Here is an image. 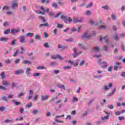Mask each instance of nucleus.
<instances>
[{"instance_id":"nucleus-1","label":"nucleus","mask_w":125,"mask_h":125,"mask_svg":"<svg viewBox=\"0 0 125 125\" xmlns=\"http://www.w3.org/2000/svg\"><path fill=\"white\" fill-rule=\"evenodd\" d=\"M87 34V32L84 33L82 36V39H83V40H89V39L91 38V36H92V34H91L90 35H88Z\"/></svg>"},{"instance_id":"nucleus-2","label":"nucleus","mask_w":125,"mask_h":125,"mask_svg":"<svg viewBox=\"0 0 125 125\" xmlns=\"http://www.w3.org/2000/svg\"><path fill=\"white\" fill-rule=\"evenodd\" d=\"M83 19H80L79 17H74L73 19V23H81L83 22Z\"/></svg>"},{"instance_id":"nucleus-3","label":"nucleus","mask_w":125,"mask_h":125,"mask_svg":"<svg viewBox=\"0 0 125 125\" xmlns=\"http://www.w3.org/2000/svg\"><path fill=\"white\" fill-rule=\"evenodd\" d=\"M41 10H42V11H35V12L36 13H38V14H42V15H44L45 14V9H44V8H43V7L42 6H41Z\"/></svg>"},{"instance_id":"nucleus-4","label":"nucleus","mask_w":125,"mask_h":125,"mask_svg":"<svg viewBox=\"0 0 125 125\" xmlns=\"http://www.w3.org/2000/svg\"><path fill=\"white\" fill-rule=\"evenodd\" d=\"M12 4L11 5V7H12V9H14L15 7H18L19 4L16 0L12 1Z\"/></svg>"},{"instance_id":"nucleus-5","label":"nucleus","mask_w":125,"mask_h":125,"mask_svg":"<svg viewBox=\"0 0 125 125\" xmlns=\"http://www.w3.org/2000/svg\"><path fill=\"white\" fill-rule=\"evenodd\" d=\"M15 75H21L24 74V70L22 69H19L18 70L15 71Z\"/></svg>"},{"instance_id":"nucleus-6","label":"nucleus","mask_w":125,"mask_h":125,"mask_svg":"<svg viewBox=\"0 0 125 125\" xmlns=\"http://www.w3.org/2000/svg\"><path fill=\"white\" fill-rule=\"evenodd\" d=\"M106 114H107L106 116H104V117H102V120L104 121V120H108L109 119V116H110V113L108 111H104Z\"/></svg>"},{"instance_id":"nucleus-7","label":"nucleus","mask_w":125,"mask_h":125,"mask_svg":"<svg viewBox=\"0 0 125 125\" xmlns=\"http://www.w3.org/2000/svg\"><path fill=\"white\" fill-rule=\"evenodd\" d=\"M77 50H78V48H74V54H72V56L74 58H76L77 56H78L79 53H77Z\"/></svg>"},{"instance_id":"nucleus-8","label":"nucleus","mask_w":125,"mask_h":125,"mask_svg":"<svg viewBox=\"0 0 125 125\" xmlns=\"http://www.w3.org/2000/svg\"><path fill=\"white\" fill-rule=\"evenodd\" d=\"M20 32V30L19 29H12L11 30V34H12V35L14 34H16V33H18Z\"/></svg>"},{"instance_id":"nucleus-9","label":"nucleus","mask_w":125,"mask_h":125,"mask_svg":"<svg viewBox=\"0 0 125 125\" xmlns=\"http://www.w3.org/2000/svg\"><path fill=\"white\" fill-rule=\"evenodd\" d=\"M61 19H62V20H63L66 24L68 23V18H67L65 16H62V17H61Z\"/></svg>"},{"instance_id":"nucleus-10","label":"nucleus","mask_w":125,"mask_h":125,"mask_svg":"<svg viewBox=\"0 0 125 125\" xmlns=\"http://www.w3.org/2000/svg\"><path fill=\"white\" fill-rule=\"evenodd\" d=\"M2 83L3 85H4L5 86H7V85H9V84H10V83H9V82L6 81H2Z\"/></svg>"},{"instance_id":"nucleus-11","label":"nucleus","mask_w":125,"mask_h":125,"mask_svg":"<svg viewBox=\"0 0 125 125\" xmlns=\"http://www.w3.org/2000/svg\"><path fill=\"white\" fill-rule=\"evenodd\" d=\"M19 39H20V42H22V43L25 42V39L24 36H20L19 37Z\"/></svg>"},{"instance_id":"nucleus-12","label":"nucleus","mask_w":125,"mask_h":125,"mask_svg":"<svg viewBox=\"0 0 125 125\" xmlns=\"http://www.w3.org/2000/svg\"><path fill=\"white\" fill-rule=\"evenodd\" d=\"M100 50V47H94L93 48V51H95V52H98Z\"/></svg>"},{"instance_id":"nucleus-13","label":"nucleus","mask_w":125,"mask_h":125,"mask_svg":"<svg viewBox=\"0 0 125 125\" xmlns=\"http://www.w3.org/2000/svg\"><path fill=\"white\" fill-rule=\"evenodd\" d=\"M8 41V38L1 37L0 38V42H7Z\"/></svg>"},{"instance_id":"nucleus-14","label":"nucleus","mask_w":125,"mask_h":125,"mask_svg":"<svg viewBox=\"0 0 125 125\" xmlns=\"http://www.w3.org/2000/svg\"><path fill=\"white\" fill-rule=\"evenodd\" d=\"M37 70H46V67L43 66H38L37 68Z\"/></svg>"},{"instance_id":"nucleus-15","label":"nucleus","mask_w":125,"mask_h":125,"mask_svg":"<svg viewBox=\"0 0 125 125\" xmlns=\"http://www.w3.org/2000/svg\"><path fill=\"white\" fill-rule=\"evenodd\" d=\"M104 40L105 42V43H106V44H108V42H109V39H108L107 38V35H105L104 37Z\"/></svg>"},{"instance_id":"nucleus-16","label":"nucleus","mask_w":125,"mask_h":125,"mask_svg":"<svg viewBox=\"0 0 125 125\" xmlns=\"http://www.w3.org/2000/svg\"><path fill=\"white\" fill-rule=\"evenodd\" d=\"M41 99H42V101H45V100H46V99H48V96L46 95V96H45L43 98V95H42V96H41Z\"/></svg>"},{"instance_id":"nucleus-17","label":"nucleus","mask_w":125,"mask_h":125,"mask_svg":"<svg viewBox=\"0 0 125 125\" xmlns=\"http://www.w3.org/2000/svg\"><path fill=\"white\" fill-rule=\"evenodd\" d=\"M58 87L60 88H61V89H64V90H66V88H65V86L64 85H61L60 84H58Z\"/></svg>"},{"instance_id":"nucleus-18","label":"nucleus","mask_w":125,"mask_h":125,"mask_svg":"<svg viewBox=\"0 0 125 125\" xmlns=\"http://www.w3.org/2000/svg\"><path fill=\"white\" fill-rule=\"evenodd\" d=\"M2 100H3V101H5V102H7V101H8V99H7V97H6L5 96H2Z\"/></svg>"},{"instance_id":"nucleus-19","label":"nucleus","mask_w":125,"mask_h":125,"mask_svg":"<svg viewBox=\"0 0 125 125\" xmlns=\"http://www.w3.org/2000/svg\"><path fill=\"white\" fill-rule=\"evenodd\" d=\"M42 26H44L45 27H48V22H45V23H42L39 25V27H42Z\"/></svg>"},{"instance_id":"nucleus-20","label":"nucleus","mask_w":125,"mask_h":125,"mask_svg":"<svg viewBox=\"0 0 125 125\" xmlns=\"http://www.w3.org/2000/svg\"><path fill=\"white\" fill-rule=\"evenodd\" d=\"M39 19H41L43 23L46 22V21L45 20V18L43 17H39Z\"/></svg>"},{"instance_id":"nucleus-21","label":"nucleus","mask_w":125,"mask_h":125,"mask_svg":"<svg viewBox=\"0 0 125 125\" xmlns=\"http://www.w3.org/2000/svg\"><path fill=\"white\" fill-rule=\"evenodd\" d=\"M19 52H20V50H19V49H18L16 52L14 53V54L13 55V56H14V57H15L16 56H17Z\"/></svg>"},{"instance_id":"nucleus-22","label":"nucleus","mask_w":125,"mask_h":125,"mask_svg":"<svg viewBox=\"0 0 125 125\" xmlns=\"http://www.w3.org/2000/svg\"><path fill=\"white\" fill-rule=\"evenodd\" d=\"M26 37H29V38H31V37H33L34 36V33H27L26 35Z\"/></svg>"},{"instance_id":"nucleus-23","label":"nucleus","mask_w":125,"mask_h":125,"mask_svg":"<svg viewBox=\"0 0 125 125\" xmlns=\"http://www.w3.org/2000/svg\"><path fill=\"white\" fill-rule=\"evenodd\" d=\"M5 9H7V10H9V6L7 5H5L3 6V8L2 9V11H3Z\"/></svg>"},{"instance_id":"nucleus-24","label":"nucleus","mask_w":125,"mask_h":125,"mask_svg":"<svg viewBox=\"0 0 125 125\" xmlns=\"http://www.w3.org/2000/svg\"><path fill=\"white\" fill-rule=\"evenodd\" d=\"M22 64H31V62L27 60H24L22 61Z\"/></svg>"},{"instance_id":"nucleus-25","label":"nucleus","mask_w":125,"mask_h":125,"mask_svg":"<svg viewBox=\"0 0 125 125\" xmlns=\"http://www.w3.org/2000/svg\"><path fill=\"white\" fill-rule=\"evenodd\" d=\"M8 33H10V29H8L5 30L3 32L4 35H7Z\"/></svg>"},{"instance_id":"nucleus-26","label":"nucleus","mask_w":125,"mask_h":125,"mask_svg":"<svg viewBox=\"0 0 125 125\" xmlns=\"http://www.w3.org/2000/svg\"><path fill=\"white\" fill-rule=\"evenodd\" d=\"M103 64L104 65L102 66V68H106L107 67V62H103Z\"/></svg>"},{"instance_id":"nucleus-27","label":"nucleus","mask_w":125,"mask_h":125,"mask_svg":"<svg viewBox=\"0 0 125 125\" xmlns=\"http://www.w3.org/2000/svg\"><path fill=\"white\" fill-rule=\"evenodd\" d=\"M0 76L2 80H3V79H5V74H4V72L1 73Z\"/></svg>"},{"instance_id":"nucleus-28","label":"nucleus","mask_w":125,"mask_h":125,"mask_svg":"<svg viewBox=\"0 0 125 125\" xmlns=\"http://www.w3.org/2000/svg\"><path fill=\"white\" fill-rule=\"evenodd\" d=\"M51 5H52V6L53 7H55V8L58 7V5H57V4H56V3H54V2L52 3Z\"/></svg>"},{"instance_id":"nucleus-29","label":"nucleus","mask_w":125,"mask_h":125,"mask_svg":"<svg viewBox=\"0 0 125 125\" xmlns=\"http://www.w3.org/2000/svg\"><path fill=\"white\" fill-rule=\"evenodd\" d=\"M51 59H57V55H53L51 56Z\"/></svg>"},{"instance_id":"nucleus-30","label":"nucleus","mask_w":125,"mask_h":125,"mask_svg":"<svg viewBox=\"0 0 125 125\" xmlns=\"http://www.w3.org/2000/svg\"><path fill=\"white\" fill-rule=\"evenodd\" d=\"M13 102H14L15 104V105H16V106H18V105H20V104H21V103L18 102H16L15 101V100H13Z\"/></svg>"},{"instance_id":"nucleus-31","label":"nucleus","mask_w":125,"mask_h":125,"mask_svg":"<svg viewBox=\"0 0 125 125\" xmlns=\"http://www.w3.org/2000/svg\"><path fill=\"white\" fill-rule=\"evenodd\" d=\"M44 46L46 47V48H49V44L48 42H46L44 44Z\"/></svg>"},{"instance_id":"nucleus-32","label":"nucleus","mask_w":125,"mask_h":125,"mask_svg":"<svg viewBox=\"0 0 125 125\" xmlns=\"http://www.w3.org/2000/svg\"><path fill=\"white\" fill-rule=\"evenodd\" d=\"M93 5V3L90 2L87 6H86V8H88L89 7H91Z\"/></svg>"},{"instance_id":"nucleus-33","label":"nucleus","mask_w":125,"mask_h":125,"mask_svg":"<svg viewBox=\"0 0 125 125\" xmlns=\"http://www.w3.org/2000/svg\"><path fill=\"white\" fill-rule=\"evenodd\" d=\"M6 108H5V107L2 106L1 107H0V111H1V112H3V111H4V110H5Z\"/></svg>"},{"instance_id":"nucleus-34","label":"nucleus","mask_w":125,"mask_h":125,"mask_svg":"<svg viewBox=\"0 0 125 125\" xmlns=\"http://www.w3.org/2000/svg\"><path fill=\"white\" fill-rule=\"evenodd\" d=\"M0 89H1L2 90H7V89H6L4 86L0 85Z\"/></svg>"},{"instance_id":"nucleus-35","label":"nucleus","mask_w":125,"mask_h":125,"mask_svg":"<svg viewBox=\"0 0 125 125\" xmlns=\"http://www.w3.org/2000/svg\"><path fill=\"white\" fill-rule=\"evenodd\" d=\"M34 77H40L41 76V73H35L33 75Z\"/></svg>"},{"instance_id":"nucleus-36","label":"nucleus","mask_w":125,"mask_h":125,"mask_svg":"<svg viewBox=\"0 0 125 125\" xmlns=\"http://www.w3.org/2000/svg\"><path fill=\"white\" fill-rule=\"evenodd\" d=\"M53 36H56V34H57V29L55 28L53 31Z\"/></svg>"},{"instance_id":"nucleus-37","label":"nucleus","mask_w":125,"mask_h":125,"mask_svg":"<svg viewBox=\"0 0 125 125\" xmlns=\"http://www.w3.org/2000/svg\"><path fill=\"white\" fill-rule=\"evenodd\" d=\"M105 103H106V100H105V99H103V101H101L100 102L101 105H104V104H105Z\"/></svg>"},{"instance_id":"nucleus-38","label":"nucleus","mask_w":125,"mask_h":125,"mask_svg":"<svg viewBox=\"0 0 125 125\" xmlns=\"http://www.w3.org/2000/svg\"><path fill=\"white\" fill-rule=\"evenodd\" d=\"M35 40H41V37L38 35L35 36Z\"/></svg>"},{"instance_id":"nucleus-39","label":"nucleus","mask_w":125,"mask_h":125,"mask_svg":"<svg viewBox=\"0 0 125 125\" xmlns=\"http://www.w3.org/2000/svg\"><path fill=\"white\" fill-rule=\"evenodd\" d=\"M111 17L113 18V20L115 21V20H117V17L116 16V15H112Z\"/></svg>"},{"instance_id":"nucleus-40","label":"nucleus","mask_w":125,"mask_h":125,"mask_svg":"<svg viewBox=\"0 0 125 125\" xmlns=\"http://www.w3.org/2000/svg\"><path fill=\"white\" fill-rule=\"evenodd\" d=\"M104 49L105 51H108V50L109 49V48H108V46L106 45L104 46Z\"/></svg>"},{"instance_id":"nucleus-41","label":"nucleus","mask_w":125,"mask_h":125,"mask_svg":"<svg viewBox=\"0 0 125 125\" xmlns=\"http://www.w3.org/2000/svg\"><path fill=\"white\" fill-rule=\"evenodd\" d=\"M99 29H102V30H104V29H106V26H105V25H101L99 27Z\"/></svg>"},{"instance_id":"nucleus-42","label":"nucleus","mask_w":125,"mask_h":125,"mask_svg":"<svg viewBox=\"0 0 125 125\" xmlns=\"http://www.w3.org/2000/svg\"><path fill=\"white\" fill-rule=\"evenodd\" d=\"M33 106V104H32V103H30L26 105V107L28 108H31Z\"/></svg>"},{"instance_id":"nucleus-43","label":"nucleus","mask_w":125,"mask_h":125,"mask_svg":"<svg viewBox=\"0 0 125 125\" xmlns=\"http://www.w3.org/2000/svg\"><path fill=\"white\" fill-rule=\"evenodd\" d=\"M21 54H23L24 53V50H25L24 47L21 46Z\"/></svg>"},{"instance_id":"nucleus-44","label":"nucleus","mask_w":125,"mask_h":125,"mask_svg":"<svg viewBox=\"0 0 125 125\" xmlns=\"http://www.w3.org/2000/svg\"><path fill=\"white\" fill-rule=\"evenodd\" d=\"M11 45H15V44H16V41L15 40H14L11 43Z\"/></svg>"},{"instance_id":"nucleus-45","label":"nucleus","mask_w":125,"mask_h":125,"mask_svg":"<svg viewBox=\"0 0 125 125\" xmlns=\"http://www.w3.org/2000/svg\"><path fill=\"white\" fill-rule=\"evenodd\" d=\"M48 15H50V16L53 17L54 16V13H53V12L51 11L48 13Z\"/></svg>"},{"instance_id":"nucleus-46","label":"nucleus","mask_w":125,"mask_h":125,"mask_svg":"<svg viewBox=\"0 0 125 125\" xmlns=\"http://www.w3.org/2000/svg\"><path fill=\"white\" fill-rule=\"evenodd\" d=\"M116 92V88H114L113 89L112 92H111L109 95H113V94H114L115 93V92Z\"/></svg>"},{"instance_id":"nucleus-47","label":"nucleus","mask_w":125,"mask_h":125,"mask_svg":"<svg viewBox=\"0 0 125 125\" xmlns=\"http://www.w3.org/2000/svg\"><path fill=\"white\" fill-rule=\"evenodd\" d=\"M63 69H64V70H66L67 69H71V66H70L69 65L64 66V67H63Z\"/></svg>"},{"instance_id":"nucleus-48","label":"nucleus","mask_w":125,"mask_h":125,"mask_svg":"<svg viewBox=\"0 0 125 125\" xmlns=\"http://www.w3.org/2000/svg\"><path fill=\"white\" fill-rule=\"evenodd\" d=\"M20 62V59H17L15 61V64H18Z\"/></svg>"},{"instance_id":"nucleus-49","label":"nucleus","mask_w":125,"mask_h":125,"mask_svg":"<svg viewBox=\"0 0 125 125\" xmlns=\"http://www.w3.org/2000/svg\"><path fill=\"white\" fill-rule=\"evenodd\" d=\"M84 61L82 60L81 61V62L79 64V66H83V64H84Z\"/></svg>"},{"instance_id":"nucleus-50","label":"nucleus","mask_w":125,"mask_h":125,"mask_svg":"<svg viewBox=\"0 0 125 125\" xmlns=\"http://www.w3.org/2000/svg\"><path fill=\"white\" fill-rule=\"evenodd\" d=\"M79 46L83 49H86V47H84V46L83 45V44H79Z\"/></svg>"},{"instance_id":"nucleus-51","label":"nucleus","mask_w":125,"mask_h":125,"mask_svg":"<svg viewBox=\"0 0 125 125\" xmlns=\"http://www.w3.org/2000/svg\"><path fill=\"white\" fill-rule=\"evenodd\" d=\"M62 15V12H60L55 17V18H58V17H59V16Z\"/></svg>"},{"instance_id":"nucleus-52","label":"nucleus","mask_w":125,"mask_h":125,"mask_svg":"<svg viewBox=\"0 0 125 125\" xmlns=\"http://www.w3.org/2000/svg\"><path fill=\"white\" fill-rule=\"evenodd\" d=\"M86 15H87V16L91 15V12H90V11H88V10L87 11Z\"/></svg>"},{"instance_id":"nucleus-53","label":"nucleus","mask_w":125,"mask_h":125,"mask_svg":"<svg viewBox=\"0 0 125 125\" xmlns=\"http://www.w3.org/2000/svg\"><path fill=\"white\" fill-rule=\"evenodd\" d=\"M121 114H122V112L121 111H118L115 112V115H116V116H119V115H120Z\"/></svg>"},{"instance_id":"nucleus-54","label":"nucleus","mask_w":125,"mask_h":125,"mask_svg":"<svg viewBox=\"0 0 125 125\" xmlns=\"http://www.w3.org/2000/svg\"><path fill=\"white\" fill-rule=\"evenodd\" d=\"M54 65H56V62H53L50 63V66H54Z\"/></svg>"},{"instance_id":"nucleus-55","label":"nucleus","mask_w":125,"mask_h":125,"mask_svg":"<svg viewBox=\"0 0 125 125\" xmlns=\"http://www.w3.org/2000/svg\"><path fill=\"white\" fill-rule=\"evenodd\" d=\"M108 108H109V109H114V105H113V104L110 105H108Z\"/></svg>"},{"instance_id":"nucleus-56","label":"nucleus","mask_w":125,"mask_h":125,"mask_svg":"<svg viewBox=\"0 0 125 125\" xmlns=\"http://www.w3.org/2000/svg\"><path fill=\"white\" fill-rule=\"evenodd\" d=\"M104 89H105V90H108L109 89V87L107 85H104Z\"/></svg>"},{"instance_id":"nucleus-57","label":"nucleus","mask_w":125,"mask_h":125,"mask_svg":"<svg viewBox=\"0 0 125 125\" xmlns=\"http://www.w3.org/2000/svg\"><path fill=\"white\" fill-rule=\"evenodd\" d=\"M63 27V25L62 24H58L57 25V28H62Z\"/></svg>"},{"instance_id":"nucleus-58","label":"nucleus","mask_w":125,"mask_h":125,"mask_svg":"<svg viewBox=\"0 0 125 125\" xmlns=\"http://www.w3.org/2000/svg\"><path fill=\"white\" fill-rule=\"evenodd\" d=\"M17 85L15 83H12V88H13L15 86H16Z\"/></svg>"},{"instance_id":"nucleus-59","label":"nucleus","mask_w":125,"mask_h":125,"mask_svg":"<svg viewBox=\"0 0 125 125\" xmlns=\"http://www.w3.org/2000/svg\"><path fill=\"white\" fill-rule=\"evenodd\" d=\"M102 8H103L104 9H105L106 10H107V9H108V6H103L102 7Z\"/></svg>"},{"instance_id":"nucleus-60","label":"nucleus","mask_w":125,"mask_h":125,"mask_svg":"<svg viewBox=\"0 0 125 125\" xmlns=\"http://www.w3.org/2000/svg\"><path fill=\"white\" fill-rule=\"evenodd\" d=\"M23 94H24V93H20L18 95V97L19 98L21 97Z\"/></svg>"},{"instance_id":"nucleus-61","label":"nucleus","mask_w":125,"mask_h":125,"mask_svg":"<svg viewBox=\"0 0 125 125\" xmlns=\"http://www.w3.org/2000/svg\"><path fill=\"white\" fill-rule=\"evenodd\" d=\"M21 114H23V113H24V107L21 108Z\"/></svg>"},{"instance_id":"nucleus-62","label":"nucleus","mask_w":125,"mask_h":125,"mask_svg":"<svg viewBox=\"0 0 125 125\" xmlns=\"http://www.w3.org/2000/svg\"><path fill=\"white\" fill-rule=\"evenodd\" d=\"M5 62L7 64H9V63H10V61L9 60V59H7L5 61Z\"/></svg>"},{"instance_id":"nucleus-63","label":"nucleus","mask_w":125,"mask_h":125,"mask_svg":"<svg viewBox=\"0 0 125 125\" xmlns=\"http://www.w3.org/2000/svg\"><path fill=\"white\" fill-rule=\"evenodd\" d=\"M43 35L44 38H47V37H48V34H47L46 32H43Z\"/></svg>"},{"instance_id":"nucleus-64","label":"nucleus","mask_w":125,"mask_h":125,"mask_svg":"<svg viewBox=\"0 0 125 125\" xmlns=\"http://www.w3.org/2000/svg\"><path fill=\"white\" fill-rule=\"evenodd\" d=\"M73 38H69L66 40V42H73Z\"/></svg>"}]
</instances>
